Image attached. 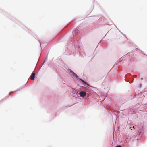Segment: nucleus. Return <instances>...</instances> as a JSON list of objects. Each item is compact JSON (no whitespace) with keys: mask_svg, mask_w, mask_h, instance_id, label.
<instances>
[{"mask_svg":"<svg viewBox=\"0 0 147 147\" xmlns=\"http://www.w3.org/2000/svg\"><path fill=\"white\" fill-rule=\"evenodd\" d=\"M68 71L69 72L70 75H72L73 77L78 78V76L73 72L70 69H68Z\"/></svg>","mask_w":147,"mask_h":147,"instance_id":"1","label":"nucleus"},{"mask_svg":"<svg viewBox=\"0 0 147 147\" xmlns=\"http://www.w3.org/2000/svg\"><path fill=\"white\" fill-rule=\"evenodd\" d=\"M35 73L33 72L31 75L30 76V78L31 80H34L35 78Z\"/></svg>","mask_w":147,"mask_h":147,"instance_id":"2","label":"nucleus"},{"mask_svg":"<svg viewBox=\"0 0 147 147\" xmlns=\"http://www.w3.org/2000/svg\"><path fill=\"white\" fill-rule=\"evenodd\" d=\"M79 94L80 96L84 97L86 95V92H85L82 91Z\"/></svg>","mask_w":147,"mask_h":147,"instance_id":"3","label":"nucleus"},{"mask_svg":"<svg viewBox=\"0 0 147 147\" xmlns=\"http://www.w3.org/2000/svg\"><path fill=\"white\" fill-rule=\"evenodd\" d=\"M80 80H81L82 81V82L83 83H84V84L87 85L86 83V82H85L83 80H82V79L80 78Z\"/></svg>","mask_w":147,"mask_h":147,"instance_id":"4","label":"nucleus"},{"mask_svg":"<svg viewBox=\"0 0 147 147\" xmlns=\"http://www.w3.org/2000/svg\"><path fill=\"white\" fill-rule=\"evenodd\" d=\"M116 147H121V146L120 145H118L117 146H116Z\"/></svg>","mask_w":147,"mask_h":147,"instance_id":"5","label":"nucleus"},{"mask_svg":"<svg viewBox=\"0 0 147 147\" xmlns=\"http://www.w3.org/2000/svg\"><path fill=\"white\" fill-rule=\"evenodd\" d=\"M133 128H134V126L133 127Z\"/></svg>","mask_w":147,"mask_h":147,"instance_id":"6","label":"nucleus"}]
</instances>
